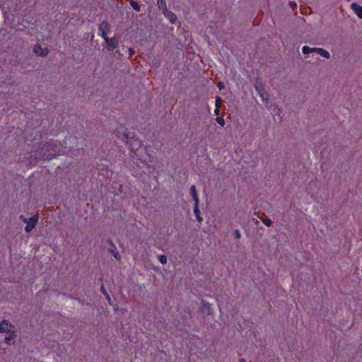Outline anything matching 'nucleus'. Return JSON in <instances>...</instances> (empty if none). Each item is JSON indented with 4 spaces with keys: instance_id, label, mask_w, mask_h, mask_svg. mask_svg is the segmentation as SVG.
<instances>
[{
    "instance_id": "f257e3e1",
    "label": "nucleus",
    "mask_w": 362,
    "mask_h": 362,
    "mask_svg": "<svg viewBox=\"0 0 362 362\" xmlns=\"http://www.w3.org/2000/svg\"><path fill=\"white\" fill-rule=\"evenodd\" d=\"M40 159L50 160L59 153V144L52 139L42 140L35 150Z\"/></svg>"
},
{
    "instance_id": "f03ea898",
    "label": "nucleus",
    "mask_w": 362,
    "mask_h": 362,
    "mask_svg": "<svg viewBox=\"0 0 362 362\" xmlns=\"http://www.w3.org/2000/svg\"><path fill=\"white\" fill-rule=\"evenodd\" d=\"M128 146H129V150L131 151V152L133 153L134 154V156L136 157H137L138 159H139L141 162H144V163L153 162V156H151L149 154H148L147 157L144 158L139 157V151L142 146V143L140 140H139L137 139H134L133 140H132L130 141V143Z\"/></svg>"
},
{
    "instance_id": "7ed1b4c3",
    "label": "nucleus",
    "mask_w": 362,
    "mask_h": 362,
    "mask_svg": "<svg viewBox=\"0 0 362 362\" xmlns=\"http://www.w3.org/2000/svg\"><path fill=\"white\" fill-rule=\"evenodd\" d=\"M19 218L24 223L27 224L25 228V230L27 233H30L37 225L39 219V216L37 214L34 215L30 218H25L23 215H21Z\"/></svg>"
},
{
    "instance_id": "20e7f679",
    "label": "nucleus",
    "mask_w": 362,
    "mask_h": 362,
    "mask_svg": "<svg viewBox=\"0 0 362 362\" xmlns=\"http://www.w3.org/2000/svg\"><path fill=\"white\" fill-rule=\"evenodd\" d=\"M302 52L304 54H307L312 53V52H316L326 59L330 58L329 52L322 48H319V47L311 48V47H309L308 46H304L302 48Z\"/></svg>"
},
{
    "instance_id": "39448f33",
    "label": "nucleus",
    "mask_w": 362,
    "mask_h": 362,
    "mask_svg": "<svg viewBox=\"0 0 362 362\" xmlns=\"http://www.w3.org/2000/svg\"><path fill=\"white\" fill-rule=\"evenodd\" d=\"M3 333H6V336L4 339V341L7 344H13L15 343V339L17 337L16 332L15 331V327H9L6 326L5 328V331Z\"/></svg>"
},
{
    "instance_id": "423d86ee",
    "label": "nucleus",
    "mask_w": 362,
    "mask_h": 362,
    "mask_svg": "<svg viewBox=\"0 0 362 362\" xmlns=\"http://www.w3.org/2000/svg\"><path fill=\"white\" fill-rule=\"evenodd\" d=\"M103 39L106 42L107 49L109 51H112L113 49H115L119 44V40L115 36L112 38L106 37Z\"/></svg>"
},
{
    "instance_id": "0eeeda50",
    "label": "nucleus",
    "mask_w": 362,
    "mask_h": 362,
    "mask_svg": "<svg viewBox=\"0 0 362 362\" xmlns=\"http://www.w3.org/2000/svg\"><path fill=\"white\" fill-rule=\"evenodd\" d=\"M33 52L37 56L47 57L49 52L48 48H42L40 45H35L33 47Z\"/></svg>"
},
{
    "instance_id": "6e6552de",
    "label": "nucleus",
    "mask_w": 362,
    "mask_h": 362,
    "mask_svg": "<svg viewBox=\"0 0 362 362\" xmlns=\"http://www.w3.org/2000/svg\"><path fill=\"white\" fill-rule=\"evenodd\" d=\"M99 30L101 32L103 38L107 37V33L110 30V25L107 21H103L99 25Z\"/></svg>"
},
{
    "instance_id": "1a4fd4ad",
    "label": "nucleus",
    "mask_w": 362,
    "mask_h": 362,
    "mask_svg": "<svg viewBox=\"0 0 362 362\" xmlns=\"http://www.w3.org/2000/svg\"><path fill=\"white\" fill-rule=\"evenodd\" d=\"M108 243L110 245V247L109 248V252L111 254H112V255L114 256V257L116 259L119 260L121 259V257H120V255H119L115 245L113 243L112 240H108Z\"/></svg>"
},
{
    "instance_id": "9d476101",
    "label": "nucleus",
    "mask_w": 362,
    "mask_h": 362,
    "mask_svg": "<svg viewBox=\"0 0 362 362\" xmlns=\"http://www.w3.org/2000/svg\"><path fill=\"white\" fill-rule=\"evenodd\" d=\"M162 11H163V13L164 14V16L165 17H167L172 23H175L176 21V20H177L176 15L174 13H173L171 11L168 10L167 8V7L163 9Z\"/></svg>"
},
{
    "instance_id": "9b49d317",
    "label": "nucleus",
    "mask_w": 362,
    "mask_h": 362,
    "mask_svg": "<svg viewBox=\"0 0 362 362\" xmlns=\"http://www.w3.org/2000/svg\"><path fill=\"white\" fill-rule=\"evenodd\" d=\"M134 139V134L133 135H130V134L129 133L127 129H126L125 131H124L122 132V136L121 139L122 141H124L126 144L129 145L130 141L132 140H133Z\"/></svg>"
},
{
    "instance_id": "f8f14e48",
    "label": "nucleus",
    "mask_w": 362,
    "mask_h": 362,
    "mask_svg": "<svg viewBox=\"0 0 362 362\" xmlns=\"http://www.w3.org/2000/svg\"><path fill=\"white\" fill-rule=\"evenodd\" d=\"M351 7L355 13L358 16V17L362 19V6L357 4L356 3H353L351 4Z\"/></svg>"
},
{
    "instance_id": "ddd939ff",
    "label": "nucleus",
    "mask_w": 362,
    "mask_h": 362,
    "mask_svg": "<svg viewBox=\"0 0 362 362\" xmlns=\"http://www.w3.org/2000/svg\"><path fill=\"white\" fill-rule=\"evenodd\" d=\"M190 194L194 202V204L199 205V197L197 192L195 185H192L190 187Z\"/></svg>"
},
{
    "instance_id": "4468645a",
    "label": "nucleus",
    "mask_w": 362,
    "mask_h": 362,
    "mask_svg": "<svg viewBox=\"0 0 362 362\" xmlns=\"http://www.w3.org/2000/svg\"><path fill=\"white\" fill-rule=\"evenodd\" d=\"M255 88L259 94L265 91L263 84L261 83L259 78L256 79Z\"/></svg>"
},
{
    "instance_id": "2eb2a0df",
    "label": "nucleus",
    "mask_w": 362,
    "mask_h": 362,
    "mask_svg": "<svg viewBox=\"0 0 362 362\" xmlns=\"http://www.w3.org/2000/svg\"><path fill=\"white\" fill-rule=\"evenodd\" d=\"M194 213L196 216V218L199 223H202L203 221L202 217L200 216V211L199 209V205L194 204Z\"/></svg>"
},
{
    "instance_id": "dca6fc26",
    "label": "nucleus",
    "mask_w": 362,
    "mask_h": 362,
    "mask_svg": "<svg viewBox=\"0 0 362 362\" xmlns=\"http://www.w3.org/2000/svg\"><path fill=\"white\" fill-rule=\"evenodd\" d=\"M6 326L9 327H13V325L9 322L7 320H4L0 324V333L4 332L5 331V328Z\"/></svg>"
},
{
    "instance_id": "f3484780",
    "label": "nucleus",
    "mask_w": 362,
    "mask_h": 362,
    "mask_svg": "<svg viewBox=\"0 0 362 362\" xmlns=\"http://www.w3.org/2000/svg\"><path fill=\"white\" fill-rule=\"evenodd\" d=\"M255 214L257 215L267 226L269 227L272 225V221L270 218L267 217H261L259 216V213L255 212Z\"/></svg>"
},
{
    "instance_id": "a211bd4d",
    "label": "nucleus",
    "mask_w": 362,
    "mask_h": 362,
    "mask_svg": "<svg viewBox=\"0 0 362 362\" xmlns=\"http://www.w3.org/2000/svg\"><path fill=\"white\" fill-rule=\"evenodd\" d=\"M129 1L130 5L132 6V8L135 11H140V6L138 4V2L135 1H133V0H129Z\"/></svg>"
},
{
    "instance_id": "6ab92c4d",
    "label": "nucleus",
    "mask_w": 362,
    "mask_h": 362,
    "mask_svg": "<svg viewBox=\"0 0 362 362\" xmlns=\"http://www.w3.org/2000/svg\"><path fill=\"white\" fill-rule=\"evenodd\" d=\"M158 6L163 10L167 7L165 0H157Z\"/></svg>"
},
{
    "instance_id": "aec40b11",
    "label": "nucleus",
    "mask_w": 362,
    "mask_h": 362,
    "mask_svg": "<svg viewBox=\"0 0 362 362\" xmlns=\"http://www.w3.org/2000/svg\"><path fill=\"white\" fill-rule=\"evenodd\" d=\"M222 104H223V100L220 97L217 96L216 98V107H217V109H220Z\"/></svg>"
},
{
    "instance_id": "412c9836",
    "label": "nucleus",
    "mask_w": 362,
    "mask_h": 362,
    "mask_svg": "<svg viewBox=\"0 0 362 362\" xmlns=\"http://www.w3.org/2000/svg\"><path fill=\"white\" fill-rule=\"evenodd\" d=\"M158 260L162 264H167V257L164 255H161L158 256Z\"/></svg>"
},
{
    "instance_id": "4be33fe9",
    "label": "nucleus",
    "mask_w": 362,
    "mask_h": 362,
    "mask_svg": "<svg viewBox=\"0 0 362 362\" xmlns=\"http://www.w3.org/2000/svg\"><path fill=\"white\" fill-rule=\"evenodd\" d=\"M260 95V97L262 98V99L264 101H268L269 100V95L267 93V92L265 90L264 92L259 94Z\"/></svg>"
},
{
    "instance_id": "5701e85b",
    "label": "nucleus",
    "mask_w": 362,
    "mask_h": 362,
    "mask_svg": "<svg viewBox=\"0 0 362 362\" xmlns=\"http://www.w3.org/2000/svg\"><path fill=\"white\" fill-rule=\"evenodd\" d=\"M216 120L221 127L225 125V120L223 117H217Z\"/></svg>"
},
{
    "instance_id": "b1692460",
    "label": "nucleus",
    "mask_w": 362,
    "mask_h": 362,
    "mask_svg": "<svg viewBox=\"0 0 362 362\" xmlns=\"http://www.w3.org/2000/svg\"><path fill=\"white\" fill-rule=\"evenodd\" d=\"M234 236L236 239H240L241 238V234L238 229L235 230Z\"/></svg>"
},
{
    "instance_id": "393cba45",
    "label": "nucleus",
    "mask_w": 362,
    "mask_h": 362,
    "mask_svg": "<svg viewBox=\"0 0 362 362\" xmlns=\"http://www.w3.org/2000/svg\"><path fill=\"white\" fill-rule=\"evenodd\" d=\"M101 291H102V293H103L105 296H107V299H108V300H110V298L109 295L107 294V291H106V290H105V287H104V286H103V285H102V286H101Z\"/></svg>"
},
{
    "instance_id": "a878e982",
    "label": "nucleus",
    "mask_w": 362,
    "mask_h": 362,
    "mask_svg": "<svg viewBox=\"0 0 362 362\" xmlns=\"http://www.w3.org/2000/svg\"><path fill=\"white\" fill-rule=\"evenodd\" d=\"M288 4L293 8H294L297 6L296 3H295L294 1H289Z\"/></svg>"
},
{
    "instance_id": "bb28decb",
    "label": "nucleus",
    "mask_w": 362,
    "mask_h": 362,
    "mask_svg": "<svg viewBox=\"0 0 362 362\" xmlns=\"http://www.w3.org/2000/svg\"><path fill=\"white\" fill-rule=\"evenodd\" d=\"M115 134L116 136L122 139V133H120L119 131H115Z\"/></svg>"
},
{
    "instance_id": "cd10ccee",
    "label": "nucleus",
    "mask_w": 362,
    "mask_h": 362,
    "mask_svg": "<svg viewBox=\"0 0 362 362\" xmlns=\"http://www.w3.org/2000/svg\"><path fill=\"white\" fill-rule=\"evenodd\" d=\"M129 55L132 57L134 54V50L133 49V48H129Z\"/></svg>"
},
{
    "instance_id": "c85d7f7f",
    "label": "nucleus",
    "mask_w": 362,
    "mask_h": 362,
    "mask_svg": "<svg viewBox=\"0 0 362 362\" xmlns=\"http://www.w3.org/2000/svg\"><path fill=\"white\" fill-rule=\"evenodd\" d=\"M219 112H220L219 109H217V107H216V110L214 111L215 115H218Z\"/></svg>"
},
{
    "instance_id": "c756f323",
    "label": "nucleus",
    "mask_w": 362,
    "mask_h": 362,
    "mask_svg": "<svg viewBox=\"0 0 362 362\" xmlns=\"http://www.w3.org/2000/svg\"><path fill=\"white\" fill-rule=\"evenodd\" d=\"M239 362H245V360L243 358H240L239 359Z\"/></svg>"
},
{
    "instance_id": "7c9ffc66",
    "label": "nucleus",
    "mask_w": 362,
    "mask_h": 362,
    "mask_svg": "<svg viewBox=\"0 0 362 362\" xmlns=\"http://www.w3.org/2000/svg\"><path fill=\"white\" fill-rule=\"evenodd\" d=\"M218 87H219V88L221 89V88H223V86H221V83H219V84H218Z\"/></svg>"
}]
</instances>
